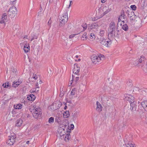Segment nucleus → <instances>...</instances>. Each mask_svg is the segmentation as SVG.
Returning <instances> with one entry per match:
<instances>
[{"mask_svg": "<svg viewBox=\"0 0 147 147\" xmlns=\"http://www.w3.org/2000/svg\"><path fill=\"white\" fill-rule=\"evenodd\" d=\"M71 132V129H68L67 130L66 132L67 133V134L66 135L65 138V140H69V138H70V133Z\"/></svg>", "mask_w": 147, "mask_h": 147, "instance_id": "dca6fc26", "label": "nucleus"}, {"mask_svg": "<svg viewBox=\"0 0 147 147\" xmlns=\"http://www.w3.org/2000/svg\"><path fill=\"white\" fill-rule=\"evenodd\" d=\"M86 33H84V34L82 35V38H86L87 36H86Z\"/></svg>", "mask_w": 147, "mask_h": 147, "instance_id": "de8ad7c7", "label": "nucleus"}, {"mask_svg": "<svg viewBox=\"0 0 147 147\" xmlns=\"http://www.w3.org/2000/svg\"><path fill=\"white\" fill-rule=\"evenodd\" d=\"M54 121V118L53 117H51L49 119V122L50 123H53Z\"/></svg>", "mask_w": 147, "mask_h": 147, "instance_id": "e433bc0d", "label": "nucleus"}, {"mask_svg": "<svg viewBox=\"0 0 147 147\" xmlns=\"http://www.w3.org/2000/svg\"><path fill=\"white\" fill-rule=\"evenodd\" d=\"M22 83V81L21 80H20L19 79L17 81H14L12 84V86L13 87L16 88L18 87L19 85H20Z\"/></svg>", "mask_w": 147, "mask_h": 147, "instance_id": "4468645a", "label": "nucleus"}, {"mask_svg": "<svg viewBox=\"0 0 147 147\" xmlns=\"http://www.w3.org/2000/svg\"><path fill=\"white\" fill-rule=\"evenodd\" d=\"M57 0H49V3L50 5L55 6L57 3Z\"/></svg>", "mask_w": 147, "mask_h": 147, "instance_id": "5701e85b", "label": "nucleus"}, {"mask_svg": "<svg viewBox=\"0 0 147 147\" xmlns=\"http://www.w3.org/2000/svg\"><path fill=\"white\" fill-rule=\"evenodd\" d=\"M67 106L66 105H65L64 108V110H66L67 109Z\"/></svg>", "mask_w": 147, "mask_h": 147, "instance_id": "052dcab7", "label": "nucleus"}, {"mask_svg": "<svg viewBox=\"0 0 147 147\" xmlns=\"http://www.w3.org/2000/svg\"><path fill=\"white\" fill-rule=\"evenodd\" d=\"M5 83H6V86H7V87L9 86V84H8V82H6Z\"/></svg>", "mask_w": 147, "mask_h": 147, "instance_id": "5fc2aeb1", "label": "nucleus"}, {"mask_svg": "<svg viewBox=\"0 0 147 147\" xmlns=\"http://www.w3.org/2000/svg\"><path fill=\"white\" fill-rule=\"evenodd\" d=\"M70 116L69 113V111H65L63 114V117L65 118H67Z\"/></svg>", "mask_w": 147, "mask_h": 147, "instance_id": "bb28decb", "label": "nucleus"}, {"mask_svg": "<svg viewBox=\"0 0 147 147\" xmlns=\"http://www.w3.org/2000/svg\"><path fill=\"white\" fill-rule=\"evenodd\" d=\"M70 129H73L74 128V125L73 124H71L70 125V126L69 128Z\"/></svg>", "mask_w": 147, "mask_h": 147, "instance_id": "79ce46f5", "label": "nucleus"}, {"mask_svg": "<svg viewBox=\"0 0 147 147\" xmlns=\"http://www.w3.org/2000/svg\"><path fill=\"white\" fill-rule=\"evenodd\" d=\"M130 7L133 10H135L136 9V7L135 5H131L130 6Z\"/></svg>", "mask_w": 147, "mask_h": 147, "instance_id": "4c0bfd02", "label": "nucleus"}, {"mask_svg": "<svg viewBox=\"0 0 147 147\" xmlns=\"http://www.w3.org/2000/svg\"><path fill=\"white\" fill-rule=\"evenodd\" d=\"M78 113L77 112H75L74 113L72 114L73 119H76L77 117L78 116Z\"/></svg>", "mask_w": 147, "mask_h": 147, "instance_id": "72a5a7b5", "label": "nucleus"}, {"mask_svg": "<svg viewBox=\"0 0 147 147\" xmlns=\"http://www.w3.org/2000/svg\"><path fill=\"white\" fill-rule=\"evenodd\" d=\"M30 47L29 46L28 44V45L26 44H25L24 46V49L25 52H28L30 49Z\"/></svg>", "mask_w": 147, "mask_h": 147, "instance_id": "a878e982", "label": "nucleus"}, {"mask_svg": "<svg viewBox=\"0 0 147 147\" xmlns=\"http://www.w3.org/2000/svg\"><path fill=\"white\" fill-rule=\"evenodd\" d=\"M96 110L98 112H100L102 110V107L101 104L98 101H97L96 103Z\"/></svg>", "mask_w": 147, "mask_h": 147, "instance_id": "2eb2a0df", "label": "nucleus"}, {"mask_svg": "<svg viewBox=\"0 0 147 147\" xmlns=\"http://www.w3.org/2000/svg\"><path fill=\"white\" fill-rule=\"evenodd\" d=\"M125 12L124 11V10H122L121 12V16H120V17H121V19H122V18H123V19L124 18V17L125 16Z\"/></svg>", "mask_w": 147, "mask_h": 147, "instance_id": "c9c22d12", "label": "nucleus"}, {"mask_svg": "<svg viewBox=\"0 0 147 147\" xmlns=\"http://www.w3.org/2000/svg\"><path fill=\"white\" fill-rule=\"evenodd\" d=\"M38 84L37 83V84H36V90H37V88H39V87L38 86Z\"/></svg>", "mask_w": 147, "mask_h": 147, "instance_id": "6e6d98bb", "label": "nucleus"}, {"mask_svg": "<svg viewBox=\"0 0 147 147\" xmlns=\"http://www.w3.org/2000/svg\"><path fill=\"white\" fill-rule=\"evenodd\" d=\"M98 26L96 24H92L90 26H89L88 28L92 29L93 28H97Z\"/></svg>", "mask_w": 147, "mask_h": 147, "instance_id": "cd10ccee", "label": "nucleus"}, {"mask_svg": "<svg viewBox=\"0 0 147 147\" xmlns=\"http://www.w3.org/2000/svg\"><path fill=\"white\" fill-rule=\"evenodd\" d=\"M22 119H18L16 121V125L18 127H19L22 124Z\"/></svg>", "mask_w": 147, "mask_h": 147, "instance_id": "4be33fe9", "label": "nucleus"}, {"mask_svg": "<svg viewBox=\"0 0 147 147\" xmlns=\"http://www.w3.org/2000/svg\"><path fill=\"white\" fill-rule=\"evenodd\" d=\"M100 43L102 45L106 47H108L109 45L111 44L112 41L111 40L109 39L107 40V39L104 38H102L100 40Z\"/></svg>", "mask_w": 147, "mask_h": 147, "instance_id": "39448f33", "label": "nucleus"}, {"mask_svg": "<svg viewBox=\"0 0 147 147\" xmlns=\"http://www.w3.org/2000/svg\"><path fill=\"white\" fill-rule=\"evenodd\" d=\"M34 112L32 113L33 117L36 119L38 117H40L42 114L41 110L39 108H34L33 109Z\"/></svg>", "mask_w": 147, "mask_h": 147, "instance_id": "7ed1b4c3", "label": "nucleus"}, {"mask_svg": "<svg viewBox=\"0 0 147 147\" xmlns=\"http://www.w3.org/2000/svg\"><path fill=\"white\" fill-rule=\"evenodd\" d=\"M96 15L98 18H100L104 16V14L102 10L101 7H100L98 9V11H96Z\"/></svg>", "mask_w": 147, "mask_h": 147, "instance_id": "6e6552de", "label": "nucleus"}, {"mask_svg": "<svg viewBox=\"0 0 147 147\" xmlns=\"http://www.w3.org/2000/svg\"><path fill=\"white\" fill-rule=\"evenodd\" d=\"M106 0H101V2L102 3H104L105 2H106Z\"/></svg>", "mask_w": 147, "mask_h": 147, "instance_id": "13d9d810", "label": "nucleus"}, {"mask_svg": "<svg viewBox=\"0 0 147 147\" xmlns=\"http://www.w3.org/2000/svg\"><path fill=\"white\" fill-rule=\"evenodd\" d=\"M16 138V136H10L9 138L6 141V143L9 145H13L15 142Z\"/></svg>", "mask_w": 147, "mask_h": 147, "instance_id": "423d86ee", "label": "nucleus"}, {"mask_svg": "<svg viewBox=\"0 0 147 147\" xmlns=\"http://www.w3.org/2000/svg\"><path fill=\"white\" fill-rule=\"evenodd\" d=\"M98 57H100V58L101 59V58H104V55H102L101 54H100L99 56H98Z\"/></svg>", "mask_w": 147, "mask_h": 147, "instance_id": "c03bdc74", "label": "nucleus"}, {"mask_svg": "<svg viewBox=\"0 0 147 147\" xmlns=\"http://www.w3.org/2000/svg\"><path fill=\"white\" fill-rule=\"evenodd\" d=\"M130 109L133 112L136 110L137 108V105H136V102L134 101L131 103H130Z\"/></svg>", "mask_w": 147, "mask_h": 147, "instance_id": "1a4fd4ad", "label": "nucleus"}, {"mask_svg": "<svg viewBox=\"0 0 147 147\" xmlns=\"http://www.w3.org/2000/svg\"><path fill=\"white\" fill-rule=\"evenodd\" d=\"M144 109H145V111H147V106L145 107V108H144Z\"/></svg>", "mask_w": 147, "mask_h": 147, "instance_id": "bf43d9fd", "label": "nucleus"}, {"mask_svg": "<svg viewBox=\"0 0 147 147\" xmlns=\"http://www.w3.org/2000/svg\"><path fill=\"white\" fill-rule=\"evenodd\" d=\"M130 15L129 14L128 16L130 18V20L132 21L133 20H134L136 19V16L134 14V12L131 13V16H129Z\"/></svg>", "mask_w": 147, "mask_h": 147, "instance_id": "6ab92c4d", "label": "nucleus"}, {"mask_svg": "<svg viewBox=\"0 0 147 147\" xmlns=\"http://www.w3.org/2000/svg\"><path fill=\"white\" fill-rule=\"evenodd\" d=\"M69 121L67 119H65L63 123V125L64 126L65 128H67V129H69Z\"/></svg>", "mask_w": 147, "mask_h": 147, "instance_id": "a211bd4d", "label": "nucleus"}, {"mask_svg": "<svg viewBox=\"0 0 147 147\" xmlns=\"http://www.w3.org/2000/svg\"><path fill=\"white\" fill-rule=\"evenodd\" d=\"M72 3V1H70V3H69V7H69L71 5V3Z\"/></svg>", "mask_w": 147, "mask_h": 147, "instance_id": "4d7b16f0", "label": "nucleus"}, {"mask_svg": "<svg viewBox=\"0 0 147 147\" xmlns=\"http://www.w3.org/2000/svg\"><path fill=\"white\" fill-rule=\"evenodd\" d=\"M122 23H123V24H124V20H123V21H122Z\"/></svg>", "mask_w": 147, "mask_h": 147, "instance_id": "774afa93", "label": "nucleus"}, {"mask_svg": "<svg viewBox=\"0 0 147 147\" xmlns=\"http://www.w3.org/2000/svg\"><path fill=\"white\" fill-rule=\"evenodd\" d=\"M37 35H36V34H32L31 35V41H32L34 39H37Z\"/></svg>", "mask_w": 147, "mask_h": 147, "instance_id": "7c9ffc66", "label": "nucleus"}, {"mask_svg": "<svg viewBox=\"0 0 147 147\" xmlns=\"http://www.w3.org/2000/svg\"><path fill=\"white\" fill-rule=\"evenodd\" d=\"M14 107L16 109H20L22 107V105L21 104H16V105H14Z\"/></svg>", "mask_w": 147, "mask_h": 147, "instance_id": "c85d7f7f", "label": "nucleus"}, {"mask_svg": "<svg viewBox=\"0 0 147 147\" xmlns=\"http://www.w3.org/2000/svg\"><path fill=\"white\" fill-rule=\"evenodd\" d=\"M105 32V31L103 30H101L100 31V35L101 36H102L104 33Z\"/></svg>", "mask_w": 147, "mask_h": 147, "instance_id": "a19ab883", "label": "nucleus"}, {"mask_svg": "<svg viewBox=\"0 0 147 147\" xmlns=\"http://www.w3.org/2000/svg\"><path fill=\"white\" fill-rule=\"evenodd\" d=\"M7 21V14L6 13H3L2 16L1 20H0V23L3 24H5V22Z\"/></svg>", "mask_w": 147, "mask_h": 147, "instance_id": "0eeeda50", "label": "nucleus"}, {"mask_svg": "<svg viewBox=\"0 0 147 147\" xmlns=\"http://www.w3.org/2000/svg\"><path fill=\"white\" fill-rule=\"evenodd\" d=\"M79 77H75V76L74 75H72V80L73 81H75L76 82L77 81H78L79 80Z\"/></svg>", "mask_w": 147, "mask_h": 147, "instance_id": "c756f323", "label": "nucleus"}, {"mask_svg": "<svg viewBox=\"0 0 147 147\" xmlns=\"http://www.w3.org/2000/svg\"><path fill=\"white\" fill-rule=\"evenodd\" d=\"M51 19H50L49 20V21L48 22V23H47L48 25L49 26V27H51Z\"/></svg>", "mask_w": 147, "mask_h": 147, "instance_id": "37998d69", "label": "nucleus"}, {"mask_svg": "<svg viewBox=\"0 0 147 147\" xmlns=\"http://www.w3.org/2000/svg\"><path fill=\"white\" fill-rule=\"evenodd\" d=\"M28 37V36H24V38H23L24 39H27V38Z\"/></svg>", "mask_w": 147, "mask_h": 147, "instance_id": "680f3d73", "label": "nucleus"}, {"mask_svg": "<svg viewBox=\"0 0 147 147\" xmlns=\"http://www.w3.org/2000/svg\"><path fill=\"white\" fill-rule=\"evenodd\" d=\"M122 28L125 31H127L128 29V27L127 24H124L122 26Z\"/></svg>", "mask_w": 147, "mask_h": 147, "instance_id": "2f4dec72", "label": "nucleus"}, {"mask_svg": "<svg viewBox=\"0 0 147 147\" xmlns=\"http://www.w3.org/2000/svg\"><path fill=\"white\" fill-rule=\"evenodd\" d=\"M42 83V81H41V80H40L39 82V83L40 84H41Z\"/></svg>", "mask_w": 147, "mask_h": 147, "instance_id": "0e129e2a", "label": "nucleus"}, {"mask_svg": "<svg viewBox=\"0 0 147 147\" xmlns=\"http://www.w3.org/2000/svg\"><path fill=\"white\" fill-rule=\"evenodd\" d=\"M68 19L67 13L63 14L62 16L59 18V22L60 27L63 26L65 23L67 22Z\"/></svg>", "mask_w": 147, "mask_h": 147, "instance_id": "f257e3e1", "label": "nucleus"}, {"mask_svg": "<svg viewBox=\"0 0 147 147\" xmlns=\"http://www.w3.org/2000/svg\"><path fill=\"white\" fill-rule=\"evenodd\" d=\"M125 100H127L130 103L133 102L134 101V97L133 96H129L126 97L125 98Z\"/></svg>", "mask_w": 147, "mask_h": 147, "instance_id": "ddd939ff", "label": "nucleus"}, {"mask_svg": "<svg viewBox=\"0 0 147 147\" xmlns=\"http://www.w3.org/2000/svg\"><path fill=\"white\" fill-rule=\"evenodd\" d=\"M74 36V34H72L69 36V38H73Z\"/></svg>", "mask_w": 147, "mask_h": 147, "instance_id": "8fccbe9b", "label": "nucleus"}, {"mask_svg": "<svg viewBox=\"0 0 147 147\" xmlns=\"http://www.w3.org/2000/svg\"><path fill=\"white\" fill-rule=\"evenodd\" d=\"M108 30H116L115 24L114 22H112L110 23Z\"/></svg>", "mask_w": 147, "mask_h": 147, "instance_id": "f8f14e48", "label": "nucleus"}, {"mask_svg": "<svg viewBox=\"0 0 147 147\" xmlns=\"http://www.w3.org/2000/svg\"><path fill=\"white\" fill-rule=\"evenodd\" d=\"M82 26L83 28L84 31L87 28V26L86 24L82 25Z\"/></svg>", "mask_w": 147, "mask_h": 147, "instance_id": "ea45409f", "label": "nucleus"}, {"mask_svg": "<svg viewBox=\"0 0 147 147\" xmlns=\"http://www.w3.org/2000/svg\"><path fill=\"white\" fill-rule=\"evenodd\" d=\"M115 30H108V36L111 38H113V34Z\"/></svg>", "mask_w": 147, "mask_h": 147, "instance_id": "f3484780", "label": "nucleus"}, {"mask_svg": "<svg viewBox=\"0 0 147 147\" xmlns=\"http://www.w3.org/2000/svg\"><path fill=\"white\" fill-rule=\"evenodd\" d=\"M80 71V68L78 66L77 64H74V68L73 70V73L77 75Z\"/></svg>", "mask_w": 147, "mask_h": 147, "instance_id": "9d476101", "label": "nucleus"}, {"mask_svg": "<svg viewBox=\"0 0 147 147\" xmlns=\"http://www.w3.org/2000/svg\"><path fill=\"white\" fill-rule=\"evenodd\" d=\"M76 92V89L75 88H74L72 89L71 92L70 94L72 96L74 95L75 94V93Z\"/></svg>", "mask_w": 147, "mask_h": 147, "instance_id": "f704fd0d", "label": "nucleus"}, {"mask_svg": "<svg viewBox=\"0 0 147 147\" xmlns=\"http://www.w3.org/2000/svg\"><path fill=\"white\" fill-rule=\"evenodd\" d=\"M142 107L144 108L147 106V101H142L141 103Z\"/></svg>", "mask_w": 147, "mask_h": 147, "instance_id": "473e14b6", "label": "nucleus"}, {"mask_svg": "<svg viewBox=\"0 0 147 147\" xmlns=\"http://www.w3.org/2000/svg\"><path fill=\"white\" fill-rule=\"evenodd\" d=\"M16 0H10V4H13V3L14 2V1H15Z\"/></svg>", "mask_w": 147, "mask_h": 147, "instance_id": "09e8293b", "label": "nucleus"}, {"mask_svg": "<svg viewBox=\"0 0 147 147\" xmlns=\"http://www.w3.org/2000/svg\"><path fill=\"white\" fill-rule=\"evenodd\" d=\"M90 38L91 39H94L95 38V35L93 33H91L90 34Z\"/></svg>", "mask_w": 147, "mask_h": 147, "instance_id": "58836bf2", "label": "nucleus"}, {"mask_svg": "<svg viewBox=\"0 0 147 147\" xmlns=\"http://www.w3.org/2000/svg\"><path fill=\"white\" fill-rule=\"evenodd\" d=\"M3 86L4 88H7V86H6V83L4 84Z\"/></svg>", "mask_w": 147, "mask_h": 147, "instance_id": "3c124183", "label": "nucleus"}, {"mask_svg": "<svg viewBox=\"0 0 147 147\" xmlns=\"http://www.w3.org/2000/svg\"><path fill=\"white\" fill-rule=\"evenodd\" d=\"M84 77V76H82V75H81V77H80V78H82L83 77Z\"/></svg>", "mask_w": 147, "mask_h": 147, "instance_id": "69168bd1", "label": "nucleus"}, {"mask_svg": "<svg viewBox=\"0 0 147 147\" xmlns=\"http://www.w3.org/2000/svg\"><path fill=\"white\" fill-rule=\"evenodd\" d=\"M29 143H30V141H27L26 142V143L27 144H29Z\"/></svg>", "mask_w": 147, "mask_h": 147, "instance_id": "e2e57ef3", "label": "nucleus"}, {"mask_svg": "<svg viewBox=\"0 0 147 147\" xmlns=\"http://www.w3.org/2000/svg\"><path fill=\"white\" fill-rule=\"evenodd\" d=\"M33 78L34 79H35V80H36V79H37V77L36 76H34V77H33Z\"/></svg>", "mask_w": 147, "mask_h": 147, "instance_id": "864d4df0", "label": "nucleus"}, {"mask_svg": "<svg viewBox=\"0 0 147 147\" xmlns=\"http://www.w3.org/2000/svg\"><path fill=\"white\" fill-rule=\"evenodd\" d=\"M64 95V94L63 92H60L59 96L60 97H62Z\"/></svg>", "mask_w": 147, "mask_h": 147, "instance_id": "a18cd8bd", "label": "nucleus"}, {"mask_svg": "<svg viewBox=\"0 0 147 147\" xmlns=\"http://www.w3.org/2000/svg\"><path fill=\"white\" fill-rule=\"evenodd\" d=\"M75 57H76V58H78V55H77Z\"/></svg>", "mask_w": 147, "mask_h": 147, "instance_id": "338daca9", "label": "nucleus"}, {"mask_svg": "<svg viewBox=\"0 0 147 147\" xmlns=\"http://www.w3.org/2000/svg\"><path fill=\"white\" fill-rule=\"evenodd\" d=\"M100 57H98V55L93 54L91 56L90 59L92 62L94 64H96L97 62H99L101 60Z\"/></svg>", "mask_w": 147, "mask_h": 147, "instance_id": "20e7f679", "label": "nucleus"}, {"mask_svg": "<svg viewBox=\"0 0 147 147\" xmlns=\"http://www.w3.org/2000/svg\"><path fill=\"white\" fill-rule=\"evenodd\" d=\"M119 30H116L114 31V34H113V38L114 37H116L118 38L119 37Z\"/></svg>", "mask_w": 147, "mask_h": 147, "instance_id": "b1692460", "label": "nucleus"}, {"mask_svg": "<svg viewBox=\"0 0 147 147\" xmlns=\"http://www.w3.org/2000/svg\"><path fill=\"white\" fill-rule=\"evenodd\" d=\"M101 8L104 14V15L109 13L111 10V8L109 9L108 7L107 6H105Z\"/></svg>", "mask_w": 147, "mask_h": 147, "instance_id": "9b49d317", "label": "nucleus"}, {"mask_svg": "<svg viewBox=\"0 0 147 147\" xmlns=\"http://www.w3.org/2000/svg\"><path fill=\"white\" fill-rule=\"evenodd\" d=\"M17 71L16 69L15 68H13L12 70V72L14 73H15Z\"/></svg>", "mask_w": 147, "mask_h": 147, "instance_id": "49530a36", "label": "nucleus"}, {"mask_svg": "<svg viewBox=\"0 0 147 147\" xmlns=\"http://www.w3.org/2000/svg\"><path fill=\"white\" fill-rule=\"evenodd\" d=\"M17 13V10L16 7L12 6L11 7L7 12V14L9 16H11L12 17H14Z\"/></svg>", "mask_w": 147, "mask_h": 147, "instance_id": "f03ea898", "label": "nucleus"}, {"mask_svg": "<svg viewBox=\"0 0 147 147\" xmlns=\"http://www.w3.org/2000/svg\"><path fill=\"white\" fill-rule=\"evenodd\" d=\"M121 17H119V18H118V22H120V21H121Z\"/></svg>", "mask_w": 147, "mask_h": 147, "instance_id": "603ef678", "label": "nucleus"}, {"mask_svg": "<svg viewBox=\"0 0 147 147\" xmlns=\"http://www.w3.org/2000/svg\"><path fill=\"white\" fill-rule=\"evenodd\" d=\"M145 59L144 58V57L143 56H142L140 57V58L139 59L138 61V63H136V64H135L136 65H138L139 63H141L142 62L144 61Z\"/></svg>", "mask_w": 147, "mask_h": 147, "instance_id": "393cba45", "label": "nucleus"}, {"mask_svg": "<svg viewBox=\"0 0 147 147\" xmlns=\"http://www.w3.org/2000/svg\"><path fill=\"white\" fill-rule=\"evenodd\" d=\"M27 98L28 100L33 101L35 99V96L33 94H30L27 96Z\"/></svg>", "mask_w": 147, "mask_h": 147, "instance_id": "412c9836", "label": "nucleus"}, {"mask_svg": "<svg viewBox=\"0 0 147 147\" xmlns=\"http://www.w3.org/2000/svg\"><path fill=\"white\" fill-rule=\"evenodd\" d=\"M125 145L127 147H136L135 144H132L130 142H126Z\"/></svg>", "mask_w": 147, "mask_h": 147, "instance_id": "aec40b11", "label": "nucleus"}]
</instances>
